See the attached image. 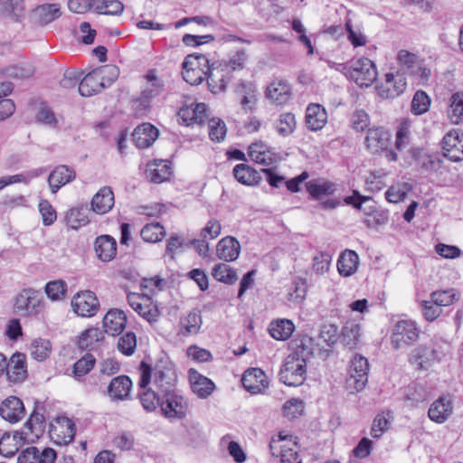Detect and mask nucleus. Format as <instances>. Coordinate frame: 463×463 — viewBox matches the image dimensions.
Listing matches in <instances>:
<instances>
[{"mask_svg": "<svg viewBox=\"0 0 463 463\" xmlns=\"http://www.w3.org/2000/svg\"><path fill=\"white\" fill-rule=\"evenodd\" d=\"M177 115L185 126L208 124L209 137L213 141L220 142L226 135L227 128L224 121L219 118L209 119L208 108L205 103L191 101L184 103L178 110Z\"/></svg>", "mask_w": 463, "mask_h": 463, "instance_id": "1", "label": "nucleus"}, {"mask_svg": "<svg viewBox=\"0 0 463 463\" xmlns=\"http://www.w3.org/2000/svg\"><path fill=\"white\" fill-rule=\"evenodd\" d=\"M228 66L225 68L222 64H212V68L205 70H194L189 68H183V79L191 85L201 84L204 80H207L208 88L213 93H218L225 90L227 88L230 78Z\"/></svg>", "mask_w": 463, "mask_h": 463, "instance_id": "2", "label": "nucleus"}, {"mask_svg": "<svg viewBox=\"0 0 463 463\" xmlns=\"http://www.w3.org/2000/svg\"><path fill=\"white\" fill-rule=\"evenodd\" d=\"M118 69L116 66L98 68L82 78L79 83V93L83 97L93 96L109 88L118 78Z\"/></svg>", "mask_w": 463, "mask_h": 463, "instance_id": "3", "label": "nucleus"}, {"mask_svg": "<svg viewBox=\"0 0 463 463\" xmlns=\"http://www.w3.org/2000/svg\"><path fill=\"white\" fill-rule=\"evenodd\" d=\"M138 371L140 373L138 381V387L140 389L138 392L139 401L146 411H153L161 405V392H156L147 388L152 378V366L146 362L142 361L138 366Z\"/></svg>", "mask_w": 463, "mask_h": 463, "instance_id": "4", "label": "nucleus"}, {"mask_svg": "<svg viewBox=\"0 0 463 463\" xmlns=\"http://www.w3.org/2000/svg\"><path fill=\"white\" fill-rule=\"evenodd\" d=\"M307 376V363L303 358L288 355L280 368L279 381L288 386L301 385Z\"/></svg>", "mask_w": 463, "mask_h": 463, "instance_id": "5", "label": "nucleus"}, {"mask_svg": "<svg viewBox=\"0 0 463 463\" xmlns=\"http://www.w3.org/2000/svg\"><path fill=\"white\" fill-rule=\"evenodd\" d=\"M160 401V409L165 418L181 420L186 416L187 400L175 389L161 392Z\"/></svg>", "mask_w": 463, "mask_h": 463, "instance_id": "6", "label": "nucleus"}, {"mask_svg": "<svg viewBox=\"0 0 463 463\" xmlns=\"http://www.w3.org/2000/svg\"><path fill=\"white\" fill-rule=\"evenodd\" d=\"M152 376L154 384L158 388L160 392L175 390L177 381V374L175 364L168 360L159 359L154 367H152Z\"/></svg>", "mask_w": 463, "mask_h": 463, "instance_id": "7", "label": "nucleus"}, {"mask_svg": "<svg viewBox=\"0 0 463 463\" xmlns=\"http://www.w3.org/2000/svg\"><path fill=\"white\" fill-rule=\"evenodd\" d=\"M369 363L368 360L356 354L350 361L349 377L346 380L347 388L351 392L364 390L368 382Z\"/></svg>", "mask_w": 463, "mask_h": 463, "instance_id": "8", "label": "nucleus"}, {"mask_svg": "<svg viewBox=\"0 0 463 463\" xmlns=\"http://www.w3.org/2000/svg\"><path fill=\"white\" fill-rule=\"evenodd\" d=\"M347 73L360 87H369L377 78L375 64L365 57L353 61Z\"/></svg>", "mask_w": 463, "mask_h": 463, "instance_id": "9", "label": "nucleus"}, {"mask_svg": "<svg viewBox=\"0 0 463 463\" xmlns=\"http://www.w3.org/2000/svg\"><path fill=\"white\" fill-rule=\"evenodd\" d=\"M43 306L40 291L33 288L24 289L15 299L14 308L22 316H34L40 313Z\"/></svg>", "mask_w": 463, "mask_h": 463, "instance_id": "10", "label": "nucleus"}, {"mask_svg": "<svg viewBox=\"0 0 463 463\" xmlns=\"http://www.w3.org/2000/svg\"><path fill=\"white\" fill-rule=\"evenodd\" d=\"M129 306L144 319L155 322L159 317V310L156 302L146 295L136 293L128 294Z\"/></svg>", "mask_w": 463, "mask_h": 463, "instance_id": "11", "label": "nucleus"}, {"mask_svg": "<svg viewBox=\"0 0 463 463\" xmlns=\"http://www.w3.org/2000/svg\"><path fill=\"white\" fill-rule=\"evenodd\" d=\"M235 100L243 111L251 112L256 109L258 90L253 81L240 80L234 90Z\"/></svg>", "mask_w": 463, "mask_h": 463, "instance_id": "12", "label": "nucleus"}, {"mask_svg": "<svg viewBox=\"0 0 463 463\" xmlns=\"http://www.w3.org/2000/svg\"><path fill=\"white\" fill-rule=\"evenodd\" d=\"M71 307L78 316L90 317L98 312L99 301L94 292L85 290L73 297Z\"/></svg>", "mask_w": 463, "mask_h": 463, "instance_id": "13", "label": "nucleus"}, {"mask_svg": "<svg viewBox=\"0 0 463 463\" xmlns=\"http://www.w3.org/2000/svg\"><path fill=\"white\" fill-rule=\"evenodd\" d=\"M419 336V331L415 323L411 320L398 321L392 335L393 348L400 349L402 345H409Z\"/></svg>", "mask_w": 463, "mask_h": 463, "instance_id": "14", "label": "nucleus"}, {"mask_svg": "<svg viewBox=\"0 0 463 463\" xmlns=\"http://www.w3.org/2000/svg\"><path fill=\"white\" fill-rule=\"evenodd\" d=\"M444 156L453 162L463 160V132L452 129L448 132L441 141Z\"/></svg>", "mask_w": 463, "mask_h": 463, "instance_id": "15", "label": "nucleus"}, {"mask_svg": "<svg viewBox=\"0 0 463 463\" xmlns=\"http://www.w3.org/2000/svg\"><path fill=\"white\" fill-rule=\"evenodd\" d=\"M440 360L439 352L430 345H420L414 348L410 354L409 362L417 369L427 370L435 362Z\"/></svg>", "mask_w": 463, "mask_h": 463, "instance_id": "16", "label": "nucleus"}, {"mask_svg": "<svg viewBox=\"0 0 463 463\" xmlns=\"http://www.w3.org/2000/svg\"><path fill=\"white\" fill-rule=\"evenodd\" d=\"M243 388L251 394L264 392L269 387V378L260 368H249L241 376Z\"/></svg>", "mask_w": 463, "mask_h": 463, "instance_id": "17", "label": "nucleus"}, {"mask_svg": "<svg viewBox=\"0 0 463 463\" xmlns=\"http://www.w3.org/2000/svg\"><path fill=\"white\" fill-rule=\"evenodd\" d=\"M407 82L400 73H386L384 81L377 86V91L382 98L394 99L406 90Z\"/></svg>", "mask_w": 463, "mask_h": 463, "instance_id": "18", "label": "nucleus"}, {"mask_svg": "<svg viewBox=\"0 0 463 463\" xmlns=\"http://www.w3.org/2000/svg\"><path fill=\"white\" fill-rule=\"evenodd\" d=\"M9 382L17 383H23L28 376L26 355L20 352H15L6 362L5 369Z\"/></svg>", "mask_w": 463, "mask_h": 463, "instance_id": "19", "label": "nucleus"}, {"mask_svg": "<svg viewBox=\"0 0 463 463\" xmlns=\"http://www.w3.org/2000/svg\"><path fill=\"white\" fill-rule=\"evenodd\" d=\"M146 78L148 81V86L142 90L140 97L135 100L137 108H140L143 110L147 109L150 107V100L160 95L164 90V84L156 77L155 71H149Z\"/></svg>", "mask_w": 463, "mask_h": 463, "instance_id": "20", "label": "nucleus"}, {"mask_svg": "<svg viewBox=\"0 0 463 463\" xmlns=\"http://www.w3.org/2000/svg\"><path fill=\"white\" fill-rule=\"evenodd\" d=\"M248 154L252 161L266 166L273 165L281 160L278 153L262 142L251 144Z\"/></svg>", "mask_w": 463, "mask_h": 463, "instance_id": "21", "label": "nucleus"}, {"mask_svg": "<svg viewBox=\"0 0 463 463\" xmlns=\"http://www.w3.org/2000/svg\"><path fill=\"white\" fill-rule=\"evenodd\" d=\"M188 377L193 392L200 399H206L215 389V384L211 379L194 368L189 369Z\"/></svg>", "mask_w": 463, "mask_h": 463, "instance_id": "22", "label": "nucleus"}, {"mask_svg": "<svg viewBox=\"0 0 463 463\" xmlns=\"http://www.w3.org/2000/svg\"><path fill=\"white\" fill-rule=\"evenodd\" d=\"M146 177L152 183L161 184L169 180L172 175L171 162L155 159L146 165Z\"/></svg>", "mask_w": 463, "mask_h": 463, "instance_id": "23", "label": "nucleus"}, {"mask_svg": "<svg viewBox=\"0 0 463 463\" xmlns=\"http://www.w3.org/2000/svg\"><path fill=\"white\" fill-rule=\"evenodd\" d=\"M76 178L73 168L60 165L56 166L48 176V183L52 194H56L61 187L72 182Z\"/></svg>", "mask_w": 463, "mask_h": 463, "instance_id": "24", "label": "nucleus"}, {"mask_svg": "<svg viewBox=\"0 0 463 463\" xmlns=\"http://www.w3.org/2000/svg\"><path fill=\"white\" fill-rule=\"evenodd\" d=\"M1 417L12 423L19 421L24 415V406L18 397L10 396L0 405Z\"/></svg>", "mask_w": 463, "mask_h": 463, "instance_id": "25", "label": "nucleus"}, {"mask_svg": "<svg viewBox=\"0 0 463 463\" xmlns=\"http://www.w3.org/2000/svg\"><path fill=\"white\" fill-rule=\"evenodd\" d=\"M94 250L99 260L109 262L117 255V241L108 234L98 236L94 242Z\"/></svg>", "mask_w": 463, "mask_h": 463, "instance_id": "26", "label": "nucleus"}, {"mask_svg": "<svg viewBox=\"0 0 463 463\" xmlns=\"http://www.w3.org/2000/svg\"><path fill=\"white\" fill-rule=\"evenodd\" d=\"M391 134L383 128H370L367 132L365 143L369 150L373 153H379L389 147Z\"/></svg>", "mask_w": 463, "mask_h": 463, "instance_id": "27", "label": "nucleus"}, {"mask_svg": "<svg viewBox=\"0 0 463 463\" xmlns=\"http://www.w3.org/2000/svg\"><path fill=\"white\" fill-rule=\"evenodd\" d=\"M158 137V129L151 123H142L137 126L133 133L132 139L138 148L150 146Z\"/></svg>", "mask_w": 463, "mask_h": 463, "instance_id": "28", "label": "nucleus"}, {"mask_svg": "<svg viewBox=\"0 0 463 463\" xmlns=\"http://www.w3.org/2000/svg\"><path fill=\"white\" fill-rule=\"evenodd\" d=\"M453 404L450 398L441 396L430 405L428 415L430 420L436 423L445 422L452 414Z\"/></svg>", "mask_w": 463, "mask_h": 463, "instance_id": "29", "label": "nucleus"}, {"mask_svg": "<svg viewBox=\"0 0 463 463\" xmlns=\"http://www.w3.org/2000/svg\"><path fill=\"white\" fill-rule=\"evenodd\" d=\"M132 387V381L128 375H119L113 378L108 386V395L113 401L128 399Z\"/></svg>", "mask_w": 463, "mask_h": 463, "instance_id": "30", "label": "nucleus"}, {"mask_svg": "<svg viewBox=\"0 0 463 463\" xmlns=\"http://www.w3.org/2000/svg\"><path fill=\"white\" fill-rule=\"evenodd\" d=\"M114 194L109 186L101 187L91 200V209L98 214H105L114 205Z\"/></svg>", "mask_w": 463, "mask_h": 463, "instance_id": "31", "label": "nucleus"}, {"mask_svg": "<svg viewBox=\"0 0 463 463\" xmlns=\"http://www.w3.org/2000/svg\"><path fill=\"white\" fill-rule=\"evenodd\" d=\"M126 314L119 309H111L103 318L105 332L111 335H118L126 327Z\"/></svg>", "mask_w": 463, "mask_h": 463, "instance_id": "32", "label": "nucleus"}, {"mask_svg": "<svg viewBox=\"0 0 463 463\" xmlns=\"http://www.w3.org/2000/svg\"><path fill=\"white\" fill-rule=\"evenodd\" d=\"M327 121V113L319 104H309L306 111V125L311 131H317L324 128Z\"/></svg>", "mask_w": 463, "mask_h": 463, "instance_id": "33", "label": "nucleus"}, {"mask_svg": "<svg viewBox=\"0 0 463 463\" xmlns=\"http://www.w3.org/2000/svg\"><path fill=\"white\" fill-rule=\"evenodd\" d=\"M61 16L59 4H44L33 10V17L40 25H46Z\"/></svg>", "mask_w": 463, "mask_h": 463, "instance_id": "34", "label": "nucleus"}, {"mask_svg": "<svg viewBox=\"0 0 463 463\" xmlns=\"http://www.w3.org/2000/svg\"><path fill=\"white\" fill-rule=\"evenodd\" d=\"M266 97L277 105H282L290 99V86L284 80L271 82L266 90Z\"/></svg>", "mask_w": 463, "mask_h": 463, "instance_id": "35", "label": "nucleus"}, {"mask_svg": "<svg viewBox=\"0 0 463 463\" xmlns=\"http://www.w3.org/2000/svg\"><path fill=\"white\" fill-rule=\"evenodd\" d=\"M359 264V258L355 251L351 250H344L337 260V269L341 276L349 277L356 272Z\"/></svg>", "mask_w": 463, "mask_h": 463, "instance_id": "36", "label": "nucleus"}, {"mask_svg": "<svg viewBox=\"0 0 463 463\" xmlns=\"http://www.w3.org/2000/svg\"><path fill=\"white\" fill-rule=\"evenodd\" d=\"M202 326V317L198 310H192L189 314L180 319L179 335L187 336L189 335H195L199 332Z\"/></svg>", "mask_w": 463, "mask_h": 463, "instance_id": "37", "label": "nucleus"}, {"mask_svg": "<svg viewBox=\"0 0 463 463\" xmlns=\"http://www.w3.org/2000/svg\"><path fill=\"white\" fill-rule=\"evenodd\" d=\"M295 329V326L291 320L281 318L272 321L269 326V332L271 337L276 340L288 339Z\"/></svg>", "mask_w": 463, "mask_h": 463, "instance_id": "38", "label": "nucleus"}, {"mask_svg": "<svg viewBox=\"0 0 463 463\" xmlns=\"http://www.w3.org/2000/svg\"><path fill=\"white\" fill-rule=\"evenodd\" d=\"M307 191L315 199L323 195H331L335 191L334 183L326 180L314 179L306 183Z\"/></svg>", "mask_w": 463, "mask_h": 463, "instance_id": "39", "label": "nucleus"}, {"mask_svg": "<svg viewBox=\"0 0 463 463\" xmlns=\"http://www.w3.org/2000/svg\"><path fill=\"white\" fill-rule=\"evenodd\" d=\"M43 410V406H40V403L36 402L34 410L31 413L27 421L24 424V428L27 429L30 433H34L36 438H38V433L42 432L45 427V418L43 413L40 411Z\"/></svg>", "mask_w": 463, "mask_h": 463, "instance_id": "40", "label": "nucleus"}, {"mask_svg": "<svg viewBox=\"0 0 463 463\" xmlns=\"http://www.w3.org/2000/svg\"><path fill=\"white\" fill-rule=\"evenodd\" d=\"M233 177L242 184L253 185L259 183V173L245 164H239L233 168Z\"/></svg>", "mask_w": 463, "mask_h": 463, "instance_id": "41", "label": "nucleus"}, {"mask_svg": "<svg viewBox=\"0 0 463 463\" xmlns=\"http://www.w3.org/2000/svg\"><path fill=\"white\" fill-rule=\"evenodd\" d=\"M361 337V326L354 321H347L341 333L342 342L349 348H355Z\"/></svg>", "mask_w": 463, "mask_h": 463, "instance_id": "42", "label": "nucleus"}, {"mask_svg": "<svg viewBox=\"0 0 463 463\" xmlns=\"http://www.w3.org/2000/svg\"><path fill=\"white\" fill-rule=\"evenodd\" d=\"M448 117L454 125L463 122V92H456L450 97Z\"/></svg>", "mask_w": 463, "mask_h": 463, "instance_id": "43", "label": "nucleus"}, {"mask_svg": "<svg viewBox=\"0 0 463 463\" xmlns=\"http://www.w3.org/2000/svg\"><path fill=\"white\" fill-rule=\"evenodd\" d=\"M140 236L146 242L156 243L163 240L165 231L159 222H151L142 228Z\"/></svg>", "mask_w": 463, "mask_h": 463, "instance_id": "44", "label": "nucleus"}, {"mask_svg": "<svg viewBox=\"0 0 463 463\" xmlns=\"http://www.w3.org/2000/svg\"><path fill=\"white\" fill-rule=\"evenodd\" d=\"M87 211L86 206L71 209L66 214L67 224L73 230L87 225L90 222L86 214Z\"/></svg>", "mask_w": 463, "mask_h": 463, "instance_id": "45", "label": "nucleus"}, {"mask_svg": "<svg viewBox=\"0 0 463 463\" xmlns=\"http://www.w3.org/2000/svg\"><path fill=\"white\" fill-rule=\"evenodd\" d=\"M30 350L32 357L42 362L49 357L52 351V344L47 339H35L31 344Z\"/></svg>", "mask_w": 463, "mask_h": 463, "instance_id": "46", "label": "nucleus"}, {"mask_svg": "<svg viewBox=\"0 0 463 463\" xmlns=\"http://www.w3.org/2000/svg\"><path fill=\"white\" fill-rule=\"evenodd\" d=\"M44 291L52 300H62L66 297L67 283L61 279L50 281L45 285Z\"/></svg>", "mask_w": 463, "mask_h": 463, "instance_id": "47", "label": "nucleus"}, {"mask_svg": "<svg viewBox=\"0 0 463 463\" xmlns=\"http://www.w3.org/2000/svg\"><path fill=\"white\" fill-rule=\"evenodd\" d=\"M95 363L96 359L93 354L87 353L73 364L72 373L74 377L80 379L89 373L93 369Z\"/></svg>", "mask_w": 463, "mask_h": 463, "instance_id": "48", "label": "nucleus"}, {"mask_svg": "<svg viewBox=\"0 0 463 463\" xmlns=\"http://www.w3.org/2000/svg\"><path fill=\"white\" fill-rule=\"evenodd\" d=\"M182 66L183 68L205 71H208V68H212L207 56L202 53L188 54L184 58Z\"/></svg>", "mask_w": 463, "mask_h": 463, "instance_id": "49", "label": "nucleus"}, {"mask_svg": "<svg viewBox=\"0 0 463 463\" xmlns=\"http://www.w3.org/2000/svg\"><path fill=\"white\" fill-rule=\"evenodd\" d=\"M430 99L423 90H417L412 98L411 110L414 115H421L430 109Z\"/></svg>", "mask_w": 463, "mask_h": 463, "instance_id": "50", "label": "nucleus"}, {"mask_svg": "<svg viewBox=\"0 0 463 463\" xmlns=\"http://www.w3.org/2000/svg\"><path fill=\"white\" fill-rule=\"evenodd\" d=\"M296 128L295 115L287 112L279 116L276 123V129L278 133L283 137L290 135Z\"/></svg>", "mask_w": 463, "mask_h": 463, "instance_id": "51", "label": "nucleus"}, {"mask_svg": "<svg viewBox=\"0 0 463 463\" xmlns=\"http://www.w3.org/2000/svg\"><path fill=\"white\" fill-rule=\"evenodd\" d=\"M293 352L289 355H296L298 358H303L307 363V360L312 354L311 339L305 337L301 339H296L292 342Z\"/></svg>", "mask_w": 463, "mask_h": 463, "instance_id": "52", "label": "nucleus"}, {"mask_svg": "<svg viewBox=\"0 0 463 463\" xmlns=\"http://www.w3.org/2000/svg\"><path fill=\"white\" fill-rule=\"evenodd\" d=\"M137 347V336L134 332H127L118 338V349L120 353L127 356H130L135 353Z\"/></svg>", "mask_w": 463, "mask_h": 463, "instance_id": "53", "label": "nucleus"}, {"mask_svg": "<svg viewBox=\"0 0 463 463\" xmlns=\"http://www.w3.org/2000/svg\"><path fill=\"white\" fill-rule=\"evenodd\" d=\"M103 338L102 333L98 328L86 329L79 338V347L82 350L89 349L94 343Z\"/></svg>", "mask_w": 463, "mask_h": 463, "instance_id": "54", "label": "nucleus"}, {"mask_svg": "<svg viewBox=\"0 0 463 463\" xmlns=\"http://www.w3.org/2000/svg\"><path fill=\"white\" fill-rule=\"evenodd\" d=\"M398 63L402 67L407 73H411V71L420 61L419 57L407 50H401L397 55Z\"/></svg>", "mask_w": 463, "mask_h": 463, "instance_id": "55", "label": "nucleus"}, {"mask_svg": "<svg viewBox=\"0 0 463 463\" xmlns=\"http://www.w3.org/2000/svg\"><path fill=\"white\" fill-rule=\"evenodd\" d=\"M430 298L434 304L438 305L440 308L442 307H449L452 305L457 299L454 289L439 290L430 294Z\"/></svg>", "mask_w": 463, "mask_h": 463, "instance_id": "56", "label": "nucleus"}, {"mask_svg": "<svg viewBox=\"0 0 463 463\" xmlns=\"http://www.w3.org/2000/svg\"><path fill=\"white\" fill-rule=\"evenodd\" d=\"M307 281L301 278H296L292 283L291 292H289V300L299 303L307 295Z\"/></svg>", "mask_w": 463, "mask_h": 463, "instance_id": "57", "label": "nucleus"}, {"mask_svg": "<svg viewBox=\"0 0 463 463\" xmlns=\"http://www.w3.org/2000/svg\"><path fill=\"white\" fill-rule=\"evenodd\" d=\"M34 69L31 64L14 65L5 69V73L11 78L27 79L33 76Z\"/></svg>", "mask_w": 463, "mask_h": 463, "instance_id": "58", "label": "nucleus"}, {"mask_svg": "<svg viewBox=\"0 0 463 463\" xmlns=\"http://www.w3.org/2000/svg\"><path fill=\"white\" fill-rule=\"evenodd\" d=\"M338 339V330L335 325H324L319 333V340L332 347Z\"/></svg>", "mask_w": 463, "mask_h": 463, "instance_id": "59", "label": "nucleus"}, {"mask_svg": "<svg viewBox=\"0 0 463 463\" xmlns=\"http://www.w3.org/2000/svg\"><path fill=\"white\" fill-rule=\"evenodd\" d=\"M39 211L43 218V225L50 226L56 221V211L47 200H42L39 203Z\"/></svg>", "mask_w": 463, "mask_h": 463, "instance_id": "60", "label": "nucleus"}, {"mask_svg": "<svg viewBox=\"0 0 463 463\" xmlns=\"http://www.w3.org/2000/svg\"><path fill=\"white\" fill-rule=\"evenodd\" d=\"M18 449L19 445L11 441V434L5 432L0 439V454L6 458H12Z\"/></svg>", "mask_w": 463, "mask_h": 463, "instance_id": "61", "label": "nucleus"}, {"mask_svg": "<svg viewBox=\"0 0 463 463\" xmlns=\"http://www.w3.org/2000/svg\"><path fill=\"white\" fill-rule=\"evenodd\" d=\"M284 414L286 417L295 419L300 416L304 411V403L298 399H291L283 406Z\"/></svg>", "mask_w": 463, "mask_h": 463, "instance_id": "62", "label": "nucleus"}, {"mask_svg": "<svg viewBox=\"0 0 463 463\" xmlns=\"http://www.w3.org/2000/svg\"><path fill=\"white\" fill-rule=\"evenodd\" d=\"M351 125L355 131L362 132L369 125V116L364 110L357 109L352 114Z\"/></svg>", "mask_w": 463, "mask_h": 463, "instance_id": "63", "label": "nucleus"}, {"mask_svg": "<svg viewBox=\"0 0 463 463\" xmlns=\"http://www.w3.org/2000/svg\"><path fill=\"white\" fill-rule=\"evenodd\" d=\"M212 275L218 281L232 283V268L226 263L216 264L213 269Z\"/></svg>", "mask_w": 463, "mask_h": 463, "instance_id": "64", "label": "nucleus"}]
</instances>
